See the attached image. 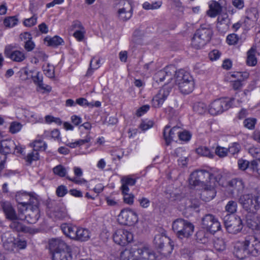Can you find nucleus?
<instances>
[{"label":"nucleus","instance_id":"f257e3e1","mask_svg":"<svg viewBox=\"0 0 260 260\" xmlns=\"http://www.w3.org/2000/svg\"><path fill=\"white\" fill-rule=\"evenodd\" d=\"M52 260H72L71 246L60 238H52L48 242Z\"/></svg>","mask_w":260,"mask_h":260},{"label":"nucleus","instance_id":"f03ea898","mask_svg":"<svg viewBox=\"0 0 260 260\" xmlns=\"http://www.w3.org/2000/svg\"><path fill=\"white\" fill-rule=\"evenodd\" d=\"M176 83L180 92L185 94L191 93L194 89L195 82L191 74L182 69L176 71Z\"/></svg>","mask_w":260,"mask_h":260},{"label":"nucleus","instance_id":"7ed1b4c3","mask_svg":"<svg viewBox=\"0 0 260 260\" xmlns=\"http://www.w3.org/2000/svg\"><path fill=\"white\" fill-rule=\"evenodd\" d=\"M213 35V31L208 24H202L194 33L191 39L192 47L199 49L210 41Z\"/></svg>","mask_w":260,"mask_h":260},{"label":"nucleus","instance_id":"20e7f679","mask_svg":"<svg viewBox=\"0 0 260 260\" xmlns=\"http://www.w3.org/2000/svg\"><path fill=\"white\" fill-rule=\"evenodd\" d=\"M172 229L176 233L177 237L182 239L192 235L194 225L187 220L178 218L173 222Z\"/></svg>","mask_w":260,"mask_h":260},{"label":"nucleus","instance_id":"39448f33","mask_svg":"<svg viewBox=\"0 0 260 260\" xmlns=\"http://www.w3.org/2000/svg\"><path fill=\"white\" fill-rule=\"evenodd\" d=\"M131 252L129 250H125L120 253V258L122 260H129ZM133 260H159L154 252L151 249L143 247L137 249V254Z\"/></svg>","mask_w":260,"mask_h":260},{"label":"nucleus","instance_id":"423d86ee","mask_svg":"<svg viewBox=\"0 0 260 260\" xmlns=\"http://www.w3.org/2000/svg\"><path fill=\"white\" fill-rule=\"evenodd\" d=\"M213 179V175L209 172L204 170H196L190 174L189 183L194 187L202 186L211 182Z\"/></svg>","mask_w":260,"mask_h":260},{"label":"nucleus","instance_id":"0eeeda50","mask_svg":"<svg viewBox=\"0 0 260 260\" xmlns=\"http://www.w3.org/2000/svg\"><path fill=\"white\" fill-rule=\"evenodd\" d=\"M232 98L228 99H218L212 102L209 106L208 111L212 115H217L221 114L224 111L230 109L234 101Z\"/></svg>","mask_w":260,"mask_h":260},{"label":"nucleus","instance_id":"6e6552de","mask_svg":"<svg viewBox=\"0 0 260 260\" xmlns=\"http://www.w3.org/2000/svg\"><path fill=\"white\" fill-rule=\"evenodd\" d=\"M172 243L169 237L162 234L156 235L153 240L155 247L165 256L172 252L174 246Z\"/></svg>","mask_w":260,"mask_h":260},{"label":"nucleus","instance_id":"1a4fd4ad","mask_svg":"<svg viewBox=\"0 0 260 260\" xmlns=\"http://www.w3.org/2000/svg\"><path fill=\"white\" fill-rule=\"evenodd\" d=\"M239 202L247 211L255 212L260 208V194L256 196L249 194L243 195L240 197Z\"/></svg>","mask_w":260,"mask_h":260},{"label":"nucleus","instance_id":"9d476101","mask_svg":"<svg viewBox=\"0 0 260 260\" xmlns=\"http://www.w3.org/2000/svg\"><path fill=\"white\" fill-rule=\"evenodd\" d=\"M223 221L225 228L229 233L236 234L243 228L242 220L238 216L226 215L224 216Z\"/></svg>","mask_w":260,"mask_h":260},{"label":"nucleus","instance_id":"9b49d317","mask_svg":"<svg viewBox=\"0 0 260 260\" xmlns=\"http://www.w3.org/2000/svg\"><path fill=\"white\" fill-rule=\"evenodd\" d=\"M248 255L256 256L260 254V240L254 235H247L243 240Z\"/></svg>","mask_w":260,"mask_h":260},{"label":"nucleus","instance_id":"f8f14e48","mask_svg":"<svg viewBox=\"0 0 260 260\" xmlns=\"http://www.w3.org/2000/svg\"><path fill=\"white\" fill-rule=\"evenodd\" d=\"M15 199L19 205L18 209L22 212L24 208H27L32 205L33 200H39L36 194L21 191L16 193Z\"/></svg>","mask_w":260,"mask_h":260},{"label":"nucleus","instance_id":"ddd939ff","mask_svg":"<svg viewBox=\"0 0 260 260\" xmlns=\"http://www.w3.org/2000/svg\"><path fill=\"white\" fill-rule=\"evenodd\" d=\"M23 149L19 146H17L14 141L11 139H6L0 141V155L7 156L8 154H21Z\"/></svg>","mask_w":260,"mask_h":260},{"label":"nucleus","instance_id":"4468645a","mask_svg":"<svg viewBox=\"0 0 260 260\" xmlns=\"http://www.w3.org/2000/svg\"><path fill=\"white\" fill-rule=\"evenodd\" d=\"M118 219L122 224L132 226L138 222V217L134 211L126 208L121 210Z\"/></svg>","mask_w":260,"mask_h":260},{"label":"nucleus","instance_id":"2eb2a0df","mask_svg":"<svg viewBox=\"0 0 260 260\" xmlns=\"http://www.w3.org/2000/svg\"><path fill=\"white\" fill-rule=\"evenodd\" d=\"M39 200H34L32 205L27 208H24L25 220L30 224L35 223L40 217V210L39 208Z\"/></svg>","mask_w":260,"mask_h":260},{"label":"nucleus","instance_id":"dca6fc26","mask_svg":"<svg viewBox=\"0 0 260 260\" xmlns=\"http://www.w3.org/2000/svg\"><path fill=\"white\" fill-rule=\"evenodd\" d=\"M202 225L204 229L212 233L219 231L221 228L220 223L217 219L210 214H206L203 217Z\"/></svg>","mask_w":260,"mask_h":260},{"label":"nucleus","instance_id":"f3484780","mask_svg":"<svg viewBox=\"0 0 260 260\" xmlns=\"http://www.w3.org/2000/svg\"><path fill=\"white\" fill-rule=\"evenodd\" d=\"M113 239L115 243L123 246L133 241V235L127 230L118 229L113 234Z\"/></svg>","mask_w":260,"mask_h":260},{"label":"nucleus","instance_id":"a211bd4d","mask_svg":"<svg viewBox=\"0 0 260 260\" xmlns=\"http://www.w3.org/2000/svg\"><path fill=\"white\" fill-rule=\"evenodd\" d=\"M4 54L6 57L15 62H22L26 58L23 51L14 50L13 46L11 45H8L5 47Z\"/></svg>","mask_w":260,"mask_h":260},{"label":"nucleus","instance_id":"6ab92c4d","mask_svg":"<svg viewBox=\"0 0 260 260\" xmlns=\"http://www.w3.org/2000/svg\"><path fill=\"white\" fill-rule=\"evenodd\" d=\"M200 193V198L205 202H209L212 200L216 194L215 182L213 181L209 184H204Z\"/></svg>","mask_w":260,"mask_h":260},{"label":"nucleus","instance_id":"aec40b11","mask_svg":"<svg viewBox=\"0 0 260 260\" xmlns=\"http://www.w3.org/2000/svg\"><path fill=\"white\" fill-rule=\"evenodd\" d=\"M171 88L164 87L158 91V93L151 100L152 106L155 108H160L170 94Z\"/></svg>","mask_w":260,"mask_h":260},{"label":"nucleus","instance_id":"412c9836","mask_svg":"<svg viewBox=\"0 0 260 260\" xmlns=\"http://www.w3.org/2000/svg\"><path fill=\"white\" fill-rule=\"evenodd\" d=\"M175 72V70L174 67H166L163 70L158 71L154 74L153 80L157 83L164 81L166 78H167L169 80L172 79Z\"/></svg>","mask_w":260,"mask_h":260},{"label":"nucleus","instance_id":"4be33fe9","mask_svg":"<svg viewBox=\"0 0 260 260\" xmlns=\"http://www.w3.org/2000/svg\"><path fill=\"white\" fill-rule=\"evenodd\" d=\"M245 244L243 241H236L233 243V254L238 258L242 259L248 256Z\"/></svg>","mask_w":260,"mask_h":260},{"label":"nucleus","instance_id":"5701e85b","mask_svg":"<svg viewBox=\"0 0 260 260\" xmlns=\"http://www.w3.org/2000/svg\"><path fill=\"white\" fill-rule=\"evenodd\" d=\"M1 207L3 209L7 218L10 220L17 219L16 212L11 203L7 201H2L0 202Z\"/></svg>","mask_w":260,"mask_h":260},{"label":"nucleus","instance_id":"b1692460","mask_svg":"<svg viewBox=\"0 0 260 260\" xmlns=\"http://www.w3.org/2000/svg\"><path fill=\"white\" fill-rule=\"evenodd\" d=\"M170 125H167L165 126L164 131V137L167 144H169L171 140H173L176 135L178 136L181 131L180 127L178 126H173L171 129Z\"/></svg>","mask_w":260,"mask_h":260},{"label":"nucleus","instance_id":"393cba45","mask_svg":"<svg viewBox=\"0 0 260 260\" xmlns=\"http://www.w3.org/2000/svg\"><path fill=\"white\" fill-rule=\"evenodd\" d=\"M229 186L232 188V190L238 195L242 193L244 190L245 185L241 179L234 178L228 182Z\"/></svg>","mask_w":260,"mask_h":260},{"label":"nucleus","instance_id":"a878e982","mask_svg":"<svg viewBox=\"0 0 260 260\" xmlns=\"http://www.w3.org/2000/svg\"><path fill=\"white\" fill-rule=\"evenodd\" d=\"M79 226L64 223L61 224V229L64 234L70 239L75 240Z\"/></svg>","mask_w":260,"mask_h":260},{"label":"nucleus","instance_id":"bb28decb","mask_svg":"<svg viewBox=\"0 0 260 260\" xmlns=\"http://www.w3.org/2000/svg\"><path fill=\"white\" fill-rule=\"evenodd\" d=\"M91 235V233L88 229L79 226L75 240L79 242H86L90 239Z\"/></svg>","mask_w":260,"mask_h":260},{"label":"nucleus","instance_id":"cd10ccee","mask_svg":"<svg viewBox=\"0 0 260 260\" xmlns=\"http://www.w3.org/2000/svg\"><path fill=\"white\" fill-rule=\"evenodd\" d=\"M222 9V7L219 3L212 1L209 5V9L207 11V14L210 17H215L220 14Z\"/></svg>","mask_w":260,"mask_h":260},{"label":"nucleus","instance_id":"c85d7f7f","mask_svg":"<svg viewBox=\"0 0 260 260\" xmlns=\"http://www.w3.org/2000/svg\"><path fill=\"white\" fill-rule=\"evenodd\" d=\"M121 186L120 189L121 190L125 191H129V189L128 186H134L136 183V179L132 178L131 176H125L121 179Z\"/></svg>","mask_w":260,"mask_h":260},{"label":"nucleus","instance_id":"c756f323","mask_svg":"<svg viewBox=\"0 0 260 260\" xmlns=\"http://www.w3.org/2000/svg\"><path fill=\"white\" fill-rule=\"evenodd\" d=\"M246 223L247 226L253 231H258L260 230V220L257 217L247 218Z\"/></svg>","mask_w":260,"mask_h":260},{"label":"nucleus","instance_id":"7c9ffc66","mask_svg":"<svg viewBox=\"0 0 260 260\" xmlns=\"http://www.w3.org/2000/svg\"><path fill=\"white\" fill-rule=\"evenodd\" d=\"M185 150L181 147L176 148L174 152L173 155L175 157H180L178 161L179 165L182 166H185L187 165V157L186 156H183L182 153L184 152Z\"/></svg>","mask_w":260,"mask_h":260},{"label":"nucleus","instance_id":"2f4dec72","mask_svg":"<svg viewBox=\"0 0 260 260\" xmlns=\"http://www.w3.org/2000/svg\"><path fill=\"white\" fill-rule=\"evenodd\" d=\"M195 237L198 242L205 244L208 242L210 234L205 230H199L196 233Z\"/></svg>","mask_w":260,"mask_h":260},{"label":"nucleus","instance_id":"473e14b6","mask_svg":"<svg viewBox=\"0 0 260 260\" xmlns=\"http://www.w3.org/2000/svg\"><path fill=\"white\" fill-rule=\"evenodd\" d=\"M258 18V12L256 8H250L246 11L245 22H248L246 20H250L252 22H255Z\"/></svg>","mask_w":260,"mask_h":260},{"label":"nucleus","instance_id":"72a5a7b5","mask_svg":"<svg viewBox=\"0 0 260 260\" xmlns=\"http://www.w3.org/2000/svg\"><path fill=\"white\" fill-rule=\"evenodd\" d=\"M115 6L118 8L120 14L122 11L133 10L130 2L127 0H117L115 2Z\"/></svg>","mask_w":260,"mask_h":260},{"label":"nucleus","instance_id":"f704fd0d","mask_svg":"<svg viewBox=\"0 0 260 260\" xmlns=\"http://www.w3.org/2000/svg\"><path fill=\"white\" fill-rule=\"evenodd\" d=\"M192 109L194 112L199 114H203L207 112L208 109L206 103L203 102H197L193 103Z\"/></svg>","mask_w":260,"mask_h":260},{"label":"nucleus","instance_id":"c9c22d12","mask_svg":"<svg viewBox=\"0 0 260 260\" xmlns=\"http://www.w3.org/2000/svg\"><path fill=\"white\" fill-rule=\"evenodd\" d=\"M53 215L58 219H65L68 217V213L66 209L63 207H56L51 211Z\"/></svg>","mask_w":260,"mask_h":260},{"label":"nucleus","instance_id":"e433bc0d","mask_svg":"<svg viewBox=\"0 0 260 260\" xmlns=\"http://www.w3.org/2000/svg\"><path fill=\"white\" fill-rule=\"evenodd\" d=\"M196 152L199 155L207 157L210 158H213L214 154L211 152L210 150L206 146H200L196 149Z\"/></svg>","mask_w":260,"mask_h":260},{"label":"nucleus","instance_id":"4c0bfd02","mask_svg":"<svg viewBox=\"0 0 260 260\" xmlns=\"http://www.w3.org/2000/svg\"><path fill=\"white\" fill-rule=\"evenodd\" d=\"M255 49L251 48L247 52V63L250 66H254L257 63V59L255 56Z\"/></svg>","mask_w":260,"mask_h":260},{"label":"nucleus","instance_id":"58836bf2","mask_svg":"<svg viewBox=\"0 0 260 260\" xmlns=\"http://www.w3.org/2000/svg\"><path fill=\"white\" fill-rule=\"evenodd\" d=\"M31 146L34 148L33 150H36L38 152V151H45L47 147V144L41 139L35 140L31 144Z\"/></svg>","mask_w":260,"mask_h":260},{"label":"nucleus","instance_id":"ea45409f","mask_svg":"<svg viewBox=\"0 0 260 260\" xmlns=\"http://www.w3.org/2000/svg\"><path fill=\"white\" fill-rule=\"evenodd\" d=\"M237 203L235 201H230L225 206V210L229 214L228 215H234L233 214L237 211Z\"/></svg>","mask_w":260,"mask_h":260},{"label":"nucleus","instance_id":"a19ab883","mask_svg":"<svg viewBox=\"0 0 260 260\" xmlns=\"http://www.w3.org/2000/svg\"><path fill=\"white\" fill-rule=\"evenodd\" d=\"M47 38H46L45 40L48 42L49 46H57L61 45L63 43V39L57 36H55L49 39L48 40H47Z\"/></svg>","mask_w":260,"mask_h":260},{"label":"nucleus","instance_id":"79ce46f5","mask_svg":"<svg viewBox=\"0 0 260 260\" xmlns=\"http://www.w3.org/2000/svg\"><path fill=\"white\" fill-rule=\"evenodd\" d=\"M18 21L16 16H9L4 19V24L7 27H13L17 24Z\"/></svg>","mask_w":260,"mask_h":260},{"label":"nucleus","instance_id":"37998d69","mask_svg":"<svg viewBox=\"0 0 260 260\" xmlns=\"http://www.w3.org/2000/svg\"><path fill=\"white\" fill-rule=\"evenodd\" d=\"M123 195V200L124 203L132 205L134 204L135 196L133 193H129V191L121 190Z\"/></svg>","mask_w":260,"mask_h":260},{"label":"nucleus","instance_id":"c03bdc74","mask_svg":"<svg viewBox=\"0 0 260 260\" xmlns=\"http://www.w3.org/2000/svg\"><path fill=\"white\" fill-rule=\"evenodd\" d=\"M39 158V152L36 150H32L30 153L27 154L24 159L28 164L30 165L32 161H36Z\"/></svg>","mask_w":260,"mask_h":260},{"label":"nucleus","instance_id":"a18cd8bd","mask_svg":"<svg viewBox=\"0 0 260 260\" xmlns=\"http://www.w3.org/2000/svg\"><path fill=\"white\" fill-rule=\"evenodd\" d=\"M53 172L60 177H63L66 176L67 170L63 166L59 165L53 169Z\"/></svg>","mask_w":260,"mask_h":260},{"label":"nucleus","instance_id":"49530a36","mask_svg":"<svg viewBox=\"0 0 260 260\" xmlns=\"http://www.w3.org/2000/svg\"><path fill=\"white\" fill-rule=\"evenodd\" d=\"M49 135H50V137L53 139L54 140H56L58 142H60L61 140V138L60 136V132L58 129H54L50 133L49 132L45 131L44 134V137H47Z\"/></svg>","mask_w":260,"mask_h":260},{"label":"nucleus","instance_id":"de8ad7c7","mask_svg":"<svg viewBox=\"0 0 260 260\" xmlns=\"http://www.w3.org/2000/svg\"><path fill=\"white\" fill-rule=\"evenodd\" d=\"M5 249L8 252H16V248L14 245V240H6L3 244Z\"/></svg>","mask_w":260,"mask_h":260},{"label":"nucleus","instance_id":"09e8293b","mask_svg":"<svg viewBox=\"0 0 260 260\" xmlns=\"http://www.w3.org/2000/svg\"><path fill=\"white\" fill-rule=\"evenodd\" d=\"M161 2L160 1L155 2L150 4L146 2L143 4V8L145 10H154L158 9L161 5Z\"/></svg>","mask_w":260,"mask_h":260},{"label":"nucleus","instance_id":"8fccbe9b","mask_svg":"<svg viewBox=\"0 0 260 260\" xmlns=\"http://www.w3.org/2000/svg\"><path fill=\"white\" fill-rule=\"evenodd\" d=\"M214 247L217 251H223L225 249V243L223 239L217 238L214 242Z\"/></svg>","mask_w":260,"mask_h":260},{"label":"nucleus","instance_id":"3c124183","mask_svg":"<svg viewBox=\"0 0 260 260\" xmlns=\"http://www.w3.org/2000/svg\"><path fill=\"white\" fill-rule=\"evenodd\" d=\"M249 169L257 175L260 176V160H253L250 162Z\"/></svg>","mask_w":260,"mask_h":260},{"label":"nucleus","instance_id":"603ef678","mask_svg":"<svg viewBox=\"0 0 260 260\" xmlns=\"http://www.w3.org/2000/svg\"><path fill=\"white\" fill-rule=\"evenodd\" d=\"M117 15L118 18L122 21H126L129 19L132 16V10H127L122 11L121 14L119 13V10H118Z\"/></svg>","mask_w":260,"mask_h":260},{"label":"nucleus","instance_id":"864d4df0","mask_svg":"<svg viewBox=\"0 0 260 260\" xmlns=\"http://www.w3.org/2000/svg\"><path fill=\"white\" fill-rule=\"evenodd\" d=\"M239 40V38L237 35L231 34L227 36L226 41L229 45H234L237 44Z\"/></svg>","mask_w":260,"mask_h":260},{"label":"nucleus","instance_id":"5fc2aeb1","mask_svg":"<svg viewBox=\"0 0 260 260\" xmlns=\"http://www.w3.org/2000/svg\"><path fill=\"white\" fill-rule=\"evenodd\" d=\"M248 152L253 157L260 160V147H251L248 149Z\"/></svg>","mask_w":260,"mask_h":260},{"label":"nucleus","instance_id":"6e6d98bb","mask_svg":"<svg viewBox=\"0 0 260 260\" xmlns=\"http://www.w3.org/2000/svg\"><path fill=\"white\" fill-rule=\"evenodd\" d=\"M243 123L245 127L250 129H253L255 127L256 119L254 118H247L244 120Z\"/></svg>","mask_w":260,"mask_h":260},{"label":"nucleus","instance_id":"4d7b16f0","mask_svg":"<svg viewBox=\"0 0 260 260\" xmlns=\"http://www.w3.org/2000/svg\"><path fill=\"white\" fill-rule=\"evenodd\" d=\"M14 240L16 252H18L20 250L24 249L26 248L27 244L25 240L16 239H14Z\"/></svg>","mask_w":260,"mask_h":260},{"label":"nucleus","instance_id":"13d9d810","mask_svg":"<svg viewBox=\"0 0 260 260\" xmlns=\"http://www.w3.org/2000/svg\"><path fill=\"white\" fill-rule=\"evenodd\" d=\"M37 18V15H34L31 17L24 19L23 24L26 27H31L36 24Z\"/></svg>","mask_w":260,"mask_h":260},{"label":"nucleus","instance_id":"bf43d9fd","mask_svg":"<svg viewBox=\"0 0 260 260\" xmlns=\"http://www.w3.org/2000/svg\"><path fill=\"white\" fill-rule=\"evenodd\" d=\"M215 154L220 157L226 156L228 153V149L221 146H217L215 150Z\"/></svg>","mask_w":260,"mask_h":260},{"label":"nucleus","instance_id":"052dcab7","mask_svg":"<svg viewBox=\"0 0 260 260\" xmlns=\"http://www.w3.org/2000/svg\"><path fill=\"white\" fill-rule=\"evenodd\" d=\"M241 147L239 144L237 143H233L228 149V152L234 155L238 153L240 150Z\"/></svg>","mask_w":260,"mask_h":260},{"label":"nucleus","instance_id":"680f3d73","mask_svg":"<svg viewBox=\"0 0 260 260\" xmlns=\"http://www.w3.org/2000/svg\"><path fill=\"white\" fill-rule=\"evenodd\" d=\"M44 74L49 78L54 77V68L52 66L48 64L46 67L44 69Z\"/></svg>","mask_w":260,"mask_h":260},{"label":"nucleus","instance_id":"e2e57ef3","mask_svg":"<svg viewBox=\"0 0 260 260\" xmlns=\"http://www.w3.org/2000/svg\"><path fill=\"white\" fill-rule=\"evenodd\" d=\"M22 125L19 122H12L10 126V132L12 134H15L20 131Z\"/></svg>","mask_w":260,"mask_h":260},{"label":"nucleus","instance_id":"0e129e2a","mask_svg":"<svg viewBox=\"0 0 260 260\" xmlns=\"http://www.w3.org/2000/svg\"><path fill=\"white\" fill-rule=\"evenodd\" d=\"M17 219L13 220V221L10 224V227L16 231H22L23 230V227L22 224L16 220Z\"/></svg>","mask_w":260,"mask_h":260},{"label":"nucleus","instance_id":"69168bd1","mask_svg":"<svg viewBox=\"0 0 260 260\" xmlns=\"http://www.w3.org/2000/svg\"><path fill=\"white\" fill-rule=\"evenodd\" d=\"M76 103L81 106H87L90 108L93 107V104L89 103L87 100L83 98H80L76 100Z\"/></svg>","mask_w":260,"mask_h":260},{"label":"nucleus","instance_id":"338daca9","mask_svg":"<svg viewBox=\"0 0 260 260\" xmlns=\"http://www.w3.org/2000/svg\"><path fill=\"white\" fill-rule=\"evenodd\" d=\"M140 207L143 208H147L150 205V201L149 199L145 197H142L138 200Z\"/></svg>","mask_w":260,"mask_h":260},{"label":"nucleus","instance_id":"774afa93","mask_svg":"<svg viewBox=\"0 0 260 260\" xmlns=\"http://www.w3.org/2000/svg\"><path fill=\"white\" fill-rule=\"evenodd\" d=\"M68 193V189L66 186L64 185L59 186L56 190V195L59 197H63Z\"/></svg>","mask_w":260,"mask_h":260}]
</instances>
